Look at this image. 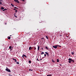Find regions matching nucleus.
I'll return each instance as SVG.
<instances>
[{"instance_id": "1", "label": "nucleus", "mask_w": 76, "mask_h": 76, "mask_svg": "<svg viewBox=\"0 0 76 76\" xmlns=\"http://www.w3.org/2000/svg\"><path fill=\"white\" fill-rule=\"evenodd\" d=\"M68 60H69V61H68L69 63H71L72 62V59L71 58H69Z\"/></svg>"}, {"instance_id": "2", "label": "nucleus", "mask_w": 76, "mask_h": 76, "mask_svg": "<svg viewBox=\"0 0 76 76\" xmlns=\"http://www.w3.org/2000/svg\"><path fill=\"white\" fill-rule=\"evenodd\" d=\"M58 46V45H56L55 46H53V48H57Z\"/></svg>"}, {"instance_id": "3", "label": "nucleus", "mask_w": 76, "mask_h": 76, "mask_svg": "<svg viewBox=\"0 0 76 76\" xmlns=\"http://www.w3.org/2000/svg\"><path fill=\"white\" fill-rule=\"evenodd\" d=\"M6 71H7V72H11V71H10V70L8 69V68H7L5 69Z\"/></svg>"}, {"instance_id": "4", "label": "nucleus", "mask_w": 76, "mask_h": 76, "mask_svg": "<svg viewBox=\"0 0 76 76\" xmlns=\"http://www.w3.org/2000/svg\"><path fill=\"white\" fill-rule=\"evenodd\" d=\"M14 1L15 2L18 3H19V1H18V0H14Z\"/></svg>"}, {"instance_id": "5", "label": "nucleus", "mask_w": 76, "mask_h": 76, "mask_svg": "<svg viewBox=\"0 0 76 76\" xmlns=\"http://www.w3.org/2000/svg\"><path fill=\"white\" fill-rule=\"evenodd\" d=\"M45 53L46 54V55L48 56H48H49V54H48V53L47 52H45Z\"/></svg>"}, {"instance_id": "6", "label": "nucleus", "mask_w": 76, "mask_h": 76, "mask_svg": "<svg viewBox=\"0 0 76 76\" xmlns=\"http://www.w3.org/2000/svg\"><path fill=\"white\" fill-rule=\"evenodd\" d=\"M32 49V48H31V47H30L29 48V50H31V49Z\"/></svg>"}, {"instance_id": "7", "label": "nucleus", "mask_w": 76, "mask_h": 76, "mask_svg": "<svg viewBox=\"0 0 76 76\" xmlns=\"http://www.w3.org/2000/svg\"><path fill=\"white\" fill-rule=\"evenodd\" d=\"M38 51L39 50V46H38Z\"/></svg>"}, {"instance_id": "8", "label": "nucleus", "mask_w": 76, "mask_h": 76, "mask_svg": "<svg viewBox=\"0 0 76 76\" xmlns=\"http://www.w3.org/2000/svg\"><path fill=\"white\" fill-rule=\"evenodd\" d=\"M44 54V53L43 52H42L41 53V54L42 55V54Z\"/></svg>"}, {"instance_id": "9", "label": "nucleus", "mask_w": 76, "mask_h": 76, "mask_svg": "<svg viewBox=\"0 0 76 76\" xmlns=\"http://www.w3.org/2000/svg\"><path fill=\"white\" fill-rule=\"evenodd\" d=\"M11 6H12L13 7H14V5L13 4H11Z\"/></svg>"}, {"instance_id": "10", "label": "nucleus", "mask_w": 76, "mask_h": 76, "mask_svg": "<svg viewBox=\"0 0 76 76\" xmlns=\"http://www.w3.org/2000/svg\"><path fill=\"white\" fill-rule=\"evenodd\" d=\"M1 9L2 10H3V9H4V7H1Z\"/></svg>"}, {"instance_id": "11", "label": "nucleus", "mask_w": 76, "mask_h": 76, "mask_svg": "<svg viewBox=\"0 0 76 76\" xmlns=\"http://www.w3.org/2000/svg\"><path fill=\"white\" fill-rule=\"evenodd\" d=\"M23 56L24 57H26V56L25 55H23Z\"/></svg>"}, {"instance_id": "12", "label": "nucleus", "mask_w": 76, "mask_h": 76, "mask_svg": "<svg viewBox=\"0 0 76 76\" xmlns=\"http://www.w3.org/2000/svg\"><path fill=\"white\" fill-rule=\"evenodd\" d=\"M11 48H12V47L11 46H10L9 49L10 50L11 49Z\"/></svg>"}, {"instance_id": "13", "label": "nucleus", "mask_w": 76, "mask_h": 76, "mask_svg": "<svg viewBox=\"0 0 76 76\" xmlns=\"http://www.w3.org/2000/svg\"><path fill=\"white\" fill-rule=\"evenodd\" d=\"M8 39H10V37H8Z\"/></svg>"}, {"instance_id": "14", "label": "nucleus", "mask_w": 76, "mask_h": 76, "mask_svg": "<svg viewBox=\"0 0 76 76\" xmlns=\"http://www.w3.org/2000/svg\"><path fill=\"white\" fill-rule=\"evenodd\" d=\"M71 54H72V55H73V54H74V52H72Z\"/></svg>"}, {"instance_id": "15", "label": "nucleus", "mask_w": 76, "mask_h": 76, "mask_svg": "<svg viewBox=\"0 0 76 76\" xmlns=\"http://www.w3.org/2000/svg\"><path fill=\"white\" fill-rule=\"evenodd\" d=\"M45 48L46 49H47V50H48V47H47L46 46L45 47Z\"/></svg>"}, {"instance_id": "16", "label": "nucleus", "mask_w": 76, "mask_h": 76, "mask_svg": "<svg viewBox=\"0 0 76 76\" xmlns=\"http://www.w3.org/2000/svg\"><path fill=\"white\" fill-rule=\"evenodd\" d=\"M52 61L53 63H55V61H54V60H52Z\"/></svg>"}, {"instance_id": "17", "label": "nucleus", "mask_w": 76, "mask_h": 76, "mask_svg": "<svg viewBox=\"0 0 76 76\" xmlns=\"http://www.w3.org/2000/svg\"><path fill=\"white\" fill-rule=\"evenodd\" d=\"M57 62H59V60L58 59H57Z\"/></svg>"}, {"instance_id": "18", "label": "nucleus", "mask_w": 76, "mask_h": 76, "mask_svg": "<svg viewBox=\"0 0 76 76\" xmlns=\"http://www.w3.org/2000/svg\"><path fill=\"white\" fill-rule=\"evenodd\" d=\"M0 4H2V2H1L0 1Z\"/></svg>"}, {"instance_id": "19", "label": "nucleus", "mask_w": 76, "mask_h": 76, "mask_svg": "<svg viewBox=\"0 0 76 76\" xmlns=\"http://www.w3.org/2000/svg\"><path fill=\"white\" fill-rule=\"evenodd\" d=\"M15 62H16V61H17V60H16V59H15Z\"/></svg>"}, {"instance_id": "20", "label": "nucleus", "mask_w": 76, "mask_h": 76, "mask_svg": "<svg viewBox=\"0 0 76 76\" xmlns=\"http://www.w3.org/2000/svg\"><path fill=\"white\" fill-rule=\"evenodd\" d=\"M29 63H31V61H29Z\"/></svg>"}, {"instance_id": "21", "label": "nucleus", "mask_w": 76, "mask_h": 76, "mask_svg": "<svg viewBox=\"0 0 76 76\" xmlns=\"http://www.w3.org/2000/svg\"><path fill=\"white\" fill-rule=\"evenodd\" d=\"M72 63H74V62H75V61L72 60Z\"/></svg>"}, {"instance_id": "22", "label": "nucleus", "mask_w": 76, "mask_h": 76, "mask_svg": "<svg viewBox=\"0 0 76 76\" xmlns=\"http://www.w3.org/2000/svg\"><path fill=\"white\" fill-rule=\"evenodd\" d=\"M16 63H17V64H19V62H17Z\"/></svg>"}, {"instance_id": "23", "label": "nucleus", "mask_w": 76, "mask_h": 76, "mask_svg": "<svg viewBox=\"0 0 76 76\" xmlns=\"http://www.w3.org/2000/svg\"><path fill=\"white\" fill-rule=\"evenodd\" d=\"M47 76H51V75H48Z\"/></svg>"}, {"instance_id": "24", "label": "nucleus", "mask_w": 76, "mask_h": 76, "mask_svg": "<svg viewBox=\"0 0 76 76\" xmlns=\"http://www.w3.org/2000/svg\"><path fill=\"white\" fill-rule=\"evenodd\" d=\"M29 71H30V70H31V71H32V70H31V69H29Z\"/></svg>"}, {"instance_id": "25", "label": "nucleus", "mask_w": 76, "mask_h": 76, "mask_svg": "<svg viewBox=\"0 0 76 76\" xmlns=\"http://www.w3.org/2000/svg\"><path fill=\"white\" fill-rule=\"evenodd\" d=\"M15 9H18V8L16 7H15Z\"/></svg>"}, {"instance_id": "26", "label": "nucleus", "mask_w": 76, "mask_h": 76, "mask_svg": "<svg viewBox=\"0 0 76 76\" xmlns=\"http://www.w3.org/2000/svg\"><path fill=\"white\" fill-rule=\"evenodd\" d=\"M44 56H45V57L46 56V54H44Z\"/></svg>"}, {"instance_id": "27", "label": "nucleus", "mask_w": 76, "mask_h": 76, "mask_svg": "<svg viewBox=\"0 0 76 76\" xmlns=\"http://www.w3.org/2000/svg\"><path fill=\"white\" fill-rule=\"evenodd\" d=\"M36 48H34V50H36Z\"/></svg>"}, {"instance_id": "28", "label": "nucleus", "mask_w": 76, "mask_h": 76, "mask_svg": "<svg viewBox=\"0 0 76 76\" xmlns=\"http://www.w3.org/2000/svg\"><path fill=\"white\" fill-rule=\"evenodd\" d=\"M15 18H17V16H15Z\"/></svg>"}, {"instance_id": "29", "label": "nucleus", "mask_w": 76, "mask_h": 76, "mask_svg": "<svg viewBox=\"0 0 76 76\" xmlns=\"http://www.w3.org/2000/svg\"><path fill=\"white\" fill-rule=\"evenodd\" d=\"M42 39H44V38H42Z\"/></svg>"}, {"instance_id": "30", "label": "nucleus", "mask_w": 76, "mask_h": 76, "mask_svg": "<svg viewBox=\"0 0 76 76\" xmlns=\"http://www.w3.org/2000/svg\"><path fill=\"white\" fill-rule=\"evenodd\" d=\"M58 47H61V46H58Z\"/></svg>"}, {"instance_id": "31", "label": "nucleus", "mask_w": 76, "mask_h": 76, "mask_svg": "<svg viewBox=\"0 0 76 76\" xmlns=\"http://www.w3.org/2000/svg\"><path fill=\"white\" fill-rule=\"evenodd\" d=\"M15 59H14V58H13L12 59L13 60H15Z\"/></svg>"}, {"instance_id": "32", "label": "nucleus", "mask_w": 76, "mask_h": 76, "mask_svg": "<svg viewBox=\"0 0 76 76\" xmlns=\"http://www.w3.org/2000/svg\"><path fill=\"white\" fill-rule=\"evenodd\" d=\"M14 10H16V9H14Z\"/></svg>"}, {"instance_id": "33", "label": "nucleus", "mask_w": 76, "mask_h": 76, "mask_svg": "<svg viewBox=\"0 0 76 76\" xmlns=\"http://www.w3.org/2000/svg\"><path fill=\"white\" fill-rule=\"evenodd\" d=\"M15 12H17V10L15 11Z\"/></svg>"}, {"instance_id": "34", "label": "nucleus", "mask_w": 76, "mask_h": 76, "mask_svg": "<svg viewBox=\"0 0 76 76\" xmlns=\"http://www.w3.org/2000/svg\"><path fill=\"white\" fill-rule=\"evenodd\" d=\"M46 37L47 38V39H48V38H47V37L46 36Z\"/></svg>"}, {"instance_id": "35", "label": "nucleus", "mask_w": 76, "mask_h": 76, "mask_svg": "<svg viewBox=\"0 0 76 76\" xmlns=\"http://www.w3.org/2000/svg\"><path fill=\"white\" fill-rule=\"evenodd\" d=\"M4 10H3V11H4Z\"/></svg>"}, {"instance_id": "36", "label": "nucleus", "mask_w": 76, "mask_h": 76, "mask_svg": "<svg viewBox=\"0 0 76 76\" xmlns=\"http://www.w3.org/2000/svg\"><path fill=\"white\" fill-rule=\"evenodd\" d=\"M22 57H23V56H22Z\"/></svg>"}, {"instance_id": "37", "label": "nucleus", "mask_w": 76, "mask_h": 76, "mask_svg": "<svg viewBox=\"0 0 76 76\" xmlns=\"http://www.w3.org/2000/svg\"><path fill=\"white\" fill-rule=\"evenodd\" d=\"M23 1H25V0H23Z\"/></svg>"}, {"instance_id": "38", "label": "nucleus", "mask_w": 76, "mask_h": 76, "mask_svg": "<svg viewBox=\"0 0 76 76\" xmlns=\"http://www.w3.org/2000/svg\"><path fill=\"white\" fill-rule=\"evenodd\" d=\"M0 1H1V0H0Z\"/></svg>"}, {"instance_id": "39", "label": "nucleus", "mask_w": 76, "mask_h": 76, "mask_svg": "<svg viewBox=\"0 0 76 76\" xmlns=\"http://www.w3.org/2000/svg\"><path fill=\"white\" fill-rule=\"evenodd\" d=\"M6 25V23H5Z\"/></svg>"}, {"instance_id": "40", "label": "nucleus", "mask_w": 76, "mask_h": 76, "mask_svg": "<svg viewBox=\"0 0 76 76\" xmlns=\"http://www.w3.org/2000/svg\"><path fill=\"white\" fill-rule=\"evenodd\" d=\"M11 36H10V37H11Z\"/></svg>"}, {"instance_id": "41", "label": "nucleus", "mask_w": 76, "mask_h": 76, "mask_svg": "<svg viewBox=\"0 0 76 76\" xmlns=\"http://www.w3.org/2000/svg\"><path fill=\"white\" fill-rule=\"evenodd\" d=\"M22 0V1H23V0Z\"/></svg>"}, {"instance_id": "42", "label": "nucleus", "mask_w": 76, "mask_h": 76, "mask_svg": "<svg viewBox=\"0 0 76 76\" xmlns=\"http://www.w3.org/2000/svg\"><path fill=\"white\" fill-rule=\"evenodd\" d=\"M42 49H43L42 48Z\"/></svg>"}]
</instances>
